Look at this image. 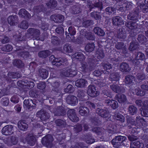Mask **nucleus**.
I'll return each instance as SVG.
<instances>
[{
    "label": "nucleus",
    "mask_w": 148,
    "mask_h": 148,
    "mask_svg": "<svg viewBox=\"0 0 148 148\" xmlns=\"http://www.w3.org/2000/svg\"><path fill=\"white\" fill-rule=\"evenodd\" d=\"M87 91L88 95L90 97H94L98 96L99 94V92L96 90L95 86L90 85L88 86Z\"/></svg>",
    "instance_id": "nucleus-18"
},
{
    "label": "nucleus",
    "mask_w": 148,
    "mask_h": 148,
    "mask_svg": "<svg viewBox=\"0 0 148 148\" xmlns=\"http://www.w3.org/2000/svg\"><path fill=\"white\" fill-rule=\"evenodd\" d=\"M103 0H92L87 1V6L90 11L94 8H97L101 11L103 8L102 1Z\"/></svg>",
    "instance_id": "nucleus-8"
},
{
    "label": "nucleus",
    "mask_w": 148,
    "mask_h": 148,
    "mask_svg": "<svg viewBox=\"0 0 148 148\" xmlns=\"http://www.w3.org/2000/svg\"><path fill=\"white\" fill-rule=\"evenodd\" d=\"M95 48V45L93 42L88 43L85 47L86 51L88 52H91L93 51Z\"/></svg>",
    "instance_id": "nucleus-50"
},
{
    "label": "nucleus",
    "mask_w": 148,
    "mask_h": 148,
    "mask_svg": "<svg viewBox=\"0 0 148 148\" xmlns=\"http://www.w3.org/2000/svg\"><path fill=\"white\" fill-rule=\"evenodd\" d=\"M85 137H84L86 139V142L88 144H91L95 142V140L92 138V137L90 134L88 135H86L85 136Z\"/></svg>",
    "instance_id": "nucleus-62"
},
{
    "label": "nucleus",
    "mask_w": 148,
    "mask_h": 148,
    "mask_svg": "<svg viewBox=\"0 0 148 148\" xmlns=\"http://www.w3.org/2000/svg\"><path fill=\"white\" fill-rule=\"evenodd\" d=\"M138 47V45L134 42H130L129 47V50L131 51H132L136 50Z\"/></svg>",
    "instance_id": "nucleus-63"
},
{
    "label": "nucleus",
    "mask_w": 148,
    "mask_h": 148,
    "mask_svg": "<svg viewBox=\"0 0 148 148\" xmlns=\"http://www.w3.org/2000/svg\"><path fill=\"white\" fill-rule=\"evenodd\" d=\"M53 138L52 136L48 134L42 138L41 142L43 145L51 148L54 147L53 144Z\"/></svg>",
    "instance_id": "nucleus-9"
},
{
    "label": "nucleus",
    "mask_w": 148,
    "mask_h": 148,
    "mask_svg": "<svg viewBox=\"0 0 148 148\" xmlns=\"http://www.w3.org/2000/svg\"><path fill=\"white\" fill-rule=\"evenodd\" d=\"M135 55V58L132 60V65L135 69L142 70L143 69V65L140 64V62L144 59L145 56L144 54L140 52H137Z\"/></svg>",
    "instance_id": "nucleus-5"
},
{
    "label": "nucleus",
    "mask_w": 148,
    "mask_h": 148,
    "mask_svg": "<svg viewBox=\"0 0 148 148\" xmlns=\"http://www.w3.org/2000/svg\"><path fill=\"white\" fill-rule=\"evenodd\" d=\"M116 8H118L119 7H116V8L112 7H108L105 9L106 12L107 14L109 15H112L116 12Z\"/></svg>",
    "instance_id": "nucleus-51"
},
{
    "label": "nucleus",
    "mask_w": 148,
    "mask_h": 148,
    "mask_svg": "<svg viewBox=\"0 0 148 148\" xmlns=\"http://www.w3.org/2000/svg\"><path fill=\"white\" fill-rule=\"evenodd\" d=\"M73 5L71 6L70 10L71 13L73 14H79L81 12V10L78 6V3L75 2Z\"/></svg>",
    "instance_id": "nucleus-31"
},
{
    "label": "nucleus",
    "mask_w": 148,
    "mask_h": 148,
    "mask_svg": "<svg viewBox=\"0 0 148 148\" xmlns=\"http://www.w3.org/2000/svg\"><path fill=\"white\" fill-rule=\"evenodd\" d=\"M113 117L114 119L116 120H125L124 116L119 113L115 114L113 116Z\"/></svg>",
    "instance_id": "nucleus-64"
},
{
    "label": "nucleus",
    "mask_w": 148,
    "mask_h": 148,
    "mask_svg": "<svg viewBox=\"0 0 148 148\" xmlns=\"http://www.w3.org/2000/svg\"><path fill=\"white\" fill-rule=\"evenodd\" d=\"M67 115L70 120H79L77 116L75 110L74 109H70L67 112Z\"/></svg>",
    "instance_id": "nucleus-24"
},
{
    "label": "nucleus",
    "mask_w": 148,
    "mask_h": 148,
    "mask_svg": "<svg viewBox=\"0 0 148 148\" xmlns=\"http://www.w3.org/2000/svg\"><path fill=\"white\" fill-rule=\"evenodd\" d=\"M143 144L139 141L132 142L130 144V147L131 148H143Z\"/></svg>",
    "instance_id": "nucleus-49"
},
{
    "label": "nucleus",
    "mask_w": 148,
    "mask_h": 148,
    "mask_svg": "<svg viewBox=\"0 0 148 148\" xmlns=\"http://www.w3.org/2000/svg\"><path fill=\"white\" fill-rule=\"evenodd\" d=\"M125 25L128 29L129 33L130 34V36H131V34L134 33V30L137 28L138 26L136 22L132 21L127 22L125 23Z\"/></svg>",
    "instance_id": "nucleus-17"
},
{
    "label": "nucleus",
    "mask_w": 148,
    "mask_h": 148,
    "mask_svg": "<svg viewBox=\"0 0 148 148\" xmlns=\"http://www.w3.org/2000/svg\"><path fill=\"white\" fill-rule=\"evenodd\" d=\"M128 109L129 114L132 115H134L136 114L137 111V108L133 105L129 106Z\"/></svg>",
    "instance_id": "nucleus-60"
},
{
    "label": "nucleus",
    "mask_w": 148,
    "mask_h": 148,
    "mask_svg": "<svg viewBox=\"0 0 148 148\" xmlns=\"http://www.w3.org/2000/svg\"><path fill=\"white\" fill-rule=\"evenodd\" d=\"M53 59L52 62L54 65L59 67L64 62V60L61 58H56L54 55H51L50 57V59Z\"/></svg>",
    "instance_id": "nucleus-20"
},
{
    "label": "nucleus",
    "mask_w": 148,
    "mask_h": 148,
    "mask_svg": "<svg viewBox=\"0 0 148 148\" xmlns=\"http://www.w3.org/2000/svg\"><path fill=\"white\" fill-rule=\"evenodd\" d=\"M81 103L82 104L86 107H87L88 109L92 110V109H95V106L93 103L89 101H87L86 100H81L80 101Z\"/></svg>",
    "instance_id": "nucleus-39"
},
{
    "label": "nucleus",
    "mask_w": 148,
    "mask_h": 148,
    "mask_svg": "<svg viewBox=\"0 0 148 148\" xmlns=\"http://www.w3.org/2000/svg\"><path fill=\"white\" fill-rule=\"evenodd\" d=\"M77 96L79 100L80 103L81 100H84V99L85 96V91L83 90H79L77 92Z\"/></svg>",
    "instance_id": "nucleus-56"
},
{
    "label": "nucleus",
    "mask_w": 148,
    "mask_h": 148,
    "mask_svg": "<svg viewBox=\"0 0 148 148\" xmlns=\"http://www.w3.org/2000/svg\"><path fill=\"white\" fill-rule=\"evenodd\" d=\"M64 53H72L73 51L72 47L68 44H66L63 48Z\"/></svg>",
    "instance_id": "nucleus-59"
},
{
    "label": "nucleus",
    "mask_w": 148,
    "mask_h": 148,
    "mask_svg": "<svg viewBox=\"0 0 148 148\" xmlns=\"http://www.w3.org/2000/svg\"><path fill=\"white\" fill-rule=\"evenodd\" d=\"M120 75L119 73L118 72L112 73H110L109 79L113 84L110 86V88L114 92L118 93L121 92V87L116 84H114L115 82H119L120 80Z\"/></svg>",
    "instance_id": "nucleus-4"
},
{
    "label": "nucleus",
    "mask_w": 148,
    "mask_h": 148,
    "mask_svg": "<svg viewBox=\"0 0 148 148\" xmlns=\"http://www.w3.org/2000/svg\"><path fill=\"white\" fill-rule=\"evenodd\" d=\"M19 15L22 18L25 19H29L31 16V14L25 9H21L18 12Z\"/></svg>",
    "instance_id": "nucleus-34"
},
{
    "label": "nucleus",
    "mask_w": 148,
    "mask_h": 148,
    "mask_svg": "<svg viewBox=\"0 0 148 148\" xmlns=\"http://www.w3.org/2000/svg\"><path fill=\"white\" fill-rule=\"evenodd\" d=\"M50 79H55V81L52 83L53 88L51 91V96L54 101L62 103L63 93L61 88H59L60 85V78L57 77L56 74L51 73L50 75Z\"/></svg>",
    "instance_id": "nucleus-1"
},
{
    "label": "nucleus",
    "mask_w": 148,
    "mask_h": 148,
    "mask_svg": "<svg viewBox=\"0 0 148 148\" xmlns=\"http://www.w3.org/2000/svg\"><path fill=\"white\" fill-rule=\"evenodd\" d=\"M126 36V33L125 29H119V32L117 35L118 38L122 39H125Z\"/></svg>",
    "instance_id": "nucleus-46"
},
{
    "label": "nucleus",
    "mask_w": 148,
    "mask_h": 148,
    "mask_svg": "<svg viewBox=\"0 0 148 148\" xmlns=\"http://www.w3.org/2000/svg\"><path fill=\"white\" fill-rule=\"evenodd\" d=\"M50 18L55 23H61L64 21V17L61 14H58L51 15Z\"/></svg>",
    "instance_id": "nucleus-28"
},
{
    "label": "nucleus",
    "mask_w": 148,
    "mask_h": 148,
    "mask_svg": "<svg viewBox=\"0 0 148 148\" xmlns=\"http://www.w3.org/2000/svg\"><path fill=\"white\" fill-rule=\"evenodd\" d=\"M19 27L22 29H27L28 27V22L24 20L23 21L18 25Z\"/></svg>",
    "instance_id": "nucleus-61"
},
{
    "label": "nucleus",
    "mask_w": 148,
    "mask_h": 148,
    "mask_svg": "<svg viewBox=\"0 0 148 148\" xmlns=\"http://www.w3.org/2000/svg\"><path fill=\"white\" fill-rule=\"evenodd\" d=\"M134 77L131 75H128L125 77V83L127 86H130L133 84Z\"/></svg>",
    "instance_id": "nucleus-42"
},
{
    "label": "nucleus",
    "mask_w": 148,
    "mask_h": 148,
    "mask_svg": "<svg viewBox=\"0 0 148 148\" xmlns=\"http://www.w3.org/2000/svg\"><path fill=\"white\" fill-rule=\"evenodd\" d=\"M28 34L30 36L36 38L40 34V32L39 30L36 29L32 28H30L27 30Z\"/></svg>",
    "instance_id": "nucleus-30"
},
{
    "label": "nucleus",
    "mask_w": 148,
    "mask_h": 148,
    "mask_svg": "<svg viewBox=\"0 0 148 148\" xmlns=\"http://www.w3.org/2000/svg\"><path fill=\"white\" fill-rule=\"evenodd\" d=\"M18 18L16 15H11L9 16L7 18L8 23L10 25H14L18 21Z\"/></svg>",
    "instance_id": "nucleus-36"
},
{
    "label": "nucleus",
    "mask_w": 148,
    "mask_h": 148,
    "mask_svg": "<svg viewBox=\"0 0 148 148\" xmlns=\"http://www.w3.org/2000/svg\"><path fill=\"white\" fill-rule=\"evenodd\" d=\"M13 64L14 66L18 68H22L24 66L23 62L20 60H16L14 61Z\"/></svg>",
    "instance_id": "nucleus-53"
},
{
    "label": "nucleus",
    "mask_w": 148,
    "mask_h": 148,
    "mask_svg": "<svg viewBox=\"0 0 148 148\" xmlns=\"http://www.w3.org/2000/svg\"><path fill=\"white\" fill-rule=\"evenodd\" d=\"M46 5L48 8L53 9L57 6V2L56 0H50L49 2L46 3Z\"/></svg>",
    "instance_id": "nucleus-47"
},
{
    "label": "nucleus",
    "mask_w": 148,
    "mask_h": 148,
    "mask_svg": "<svg viewBox=\"0 0 148 148\" xmlns=\"http://www.w3.org/2000/svg\"><path fill=\"white\" fill-rule=\"evenodd\" d=\"M138 40L141 44L144 45L146 44L147 39L144 35L141 34L138 35Z\"/></svg>",
    "instance_id": "nucleus-57"
},
{
    "label": "nucleus",
    "mask_w": 148,
    "mask_h": 148,
    "mask_svg": "<svg viewBox=\"0 0 148 148\" xmlns=\"http://www.w3.org/2000/svg\"><path fill=\"white\" fill-rule=\"evenodd\" d=\"M40 76L43 79H45L48 76V73L47 70L45 69H41L39 70Z\"/></svg>",
    "instance_id": "nucleus-54"
},
{
    "label": "nucleus",
    "mask_w": 148,
    "mask_h": 148,
    "mask_svg": "<svg viewBox=\"0 0 148 148\" xmlns=\"http://www.w3.org/2000/svg\"><path fill=\"white\" fill-rule=\"evenodd\" d=\"M51 55V52L49 50H42L39 51L38 53L39 57L43 59Z\"/></svg>",
    "instance_id": "nucleus-40"
},
{
    "label": "nucleus",
    "mask_w": 148,
    "mask_h": 148,
    "mask_svg": "<svg viewBox=\"0 0 148 148\" xmlns=\"http://www.w3.org/2000/svg\"><path fill=\"white\" fill-rule=\"evenodd\" d=\"M47 9L45 8L43 4L39 5L37 6H35L33 8V11L34 14L38 16L42 12L46 14L47 12Z\"/></svg>",
    "instance_id": "nucleus-13"
},
{
    "label": "nucleus",
    "mask_w": 148,
    "mask_h": 148,
    "mask_svg": "<svg viewBox=\"0 0 148 148\" xmlns=\"http://www.w3.org/2000/svg\"><path fill=\"white\" fill-rule=\"evenodd\" d=\"M26 121H19L18 123V127L21 130H25L28 127V125L25 122Z\"/></svg>",
    "instance_id": "nucleus-52"
},
{
    "label": "nucleus",
    "mask_w": 148,
    "mask_h": 148,
    "mask_svg": "<svg viewBox=\"0 0 148 148\" xmlns=\"http://www.w3.org/2000/svg\"><path fill=\"white\" fill-rule=\"evenodd\" d=\"M13 127L11 125H8L5 126L2 129V133L6 136L12 134L13 133Z\"/></svg>",
    "instance_id": "nucleus-29"
},
{
    "label": "nucleus",
    "mask_w": 148,
    "mask_h": 148,
    "mask_svg": "<svg viewBox=\"0 0 148 148\" xmlns=\"http://www.w3.org/2000/svg\"><path fill=\"white\" fill-rule=\"evenodd\" d=\"M66 100L68 104L73 106L76 105L78 101L77 97L74 95H69Z\"/></svg>",
    "instance_id": "nucleus-25"
},
{
    "label": "nucleus",
    "mask_w": 148,
    "mask_h": 148,
    "mask_svg": "<svg viewBox=\"0 0 148 148\" xmlns=\"http://www.w3.org/2000/svg\"><path fill=\"white\" fill-rule=\"evenodd\" d=\"M66 110L64 107L59 106L57 107L55 111V115L58 116H64L66 114Z\"/></svg>",
    "instance_id": "nucleus-27"
},
{
    "label": "nucleus",
    "mask_w": 148,
    "mask_h": 148,
    "mask_svg": "<svg viewBox=\"0 0 148 148\" xmlns=\"http://www.w3.org/2000/svg\"><path fill=\"white\" fill-rule=\"evenodd\" d=\"M91 16L95 19L98 20L101 19V12L94 11L90 13Z\"/></svg>",
    "instance_id": "nucleus-48"
},
{
    "label": "nucleus",
    "mask_w": 148,
    "mask_h": 148,
    "mask_svg": "<svg viewBox=\"0 0 148 148\" xmlns=\"http://www.w3.org/2000/svg\"><path fill=\"white\" fill-rule=\"evenodd\" d=\"M38 117H39L41 120H47L49 119L50 116L49 114L46 110L41 109L36 113Z\"/></svg>",
    "instance_id": "nucleus-16"
},
{
    "label": "nucleus",
    "mask_w": 148,
    "mask_h": 148,
    "mask_svg": "<svg viewBox=\"0 0 148 148\" xmlns=\"http://www.w3.org/2000/svg\"><path fill=\"white\" fill-rule=\"evenodd\" d=\"M7 75L8 76L5 75H3V77L4 79V80L6 81L7 84H9L10 85H12L13 87L16 86V85L15 84L13 83L14 81L11 78H18L21 77V74L18 72H9Z\"/></svg>",
    "instance_id": "nucleus-6"
},
{
    "label": "nucleus",
    "mask_w": 148,
    "mask_h": 148,
    "mask_svg": "<svg viewBox=\"0 0 148 148\" xmlns=\"http://www.w3.org/2000/svg\"><path fill=\"white\" fill-rule=\"evenodd\" d=\"M25 137L26 140L28 144L31 146H33L36 143V139L33 134L30 133H26L23 134Z\"/></svg>",
    "instance_id": "nucleus-10"
},
{
    "label": "nucleus",
    "mask_w": 148,
    "mask_h": 148,
    "mask_svg": "<svg viewBox=\"0 0 148 148\" xmlns=\"http://www.w3.org/2000/svg\"><path fill=\"white\" fill-rule=\"evenodd\" d=\"M112 23L114 25L119 26L123 24V21L121 18L119 16L114 17L112 19Z\"/></svg>",
    "instance_id": "nucleus-38"
},
{
    "label": "nucleus",
    "mask_w": 148,
    "mask_h": 148,
    "mask_svg": "<svg viewBox=\"0 0 148 148\" xmlns=\"http://www.w3.org/2000/svg\"><path fill=\"white\" fill-rule=\"evenodd\" d=\"M93 31L95 34H97L99 36H103L105 35V32L104 30L99 27H95Z\"/></svg>",
    "instance_id": "nucleus-45"
},
{
    "label": "nucleus",
    "mask_w": 148,
    "mask_h": 148,
    "mask_svg": "<svg viewBox=\"0 0 148 148\" xmlns=\"http://www.w3.org/2000/svg\"><path fill=\"white\" fill-rule=\"evenodd\" d=\"M81 35L84 36L87 40H95V36L90 32H88L85 29H82L80 32Z\"/></svg>",
    "instance_id": "nucleus-23"
},
{
    "label": "nucleus",
    "mask_w": 148,
    "mask_h": 148,
    "mask_svg": "<svg viewBox=\"0 0 148 148\" xmlns=\"http://www.w3.org/2000/svg\"><path fill=\"white\" fill-rule=\"evenodd\" d=\"M121 71L124 73H127L129 72L131 68L128 64L126 62H122L120 66Z\"/></svg>",
    "instance_id": "nucleus-35"
},
{
    "label": "nucleus",
    "mask_w": 148,
    "mask_h": 148,
    "mask_svg": "<svg viewBox=\"0 0 148 148\" xmlns=\"http://www.w3.org/2000/svg\"><path fill=\"white\" fill-rule=\"evenodd\" d=\"M95 56L97 57V59H96L95 57L90 58L98 61V66H98L101 64H99V61H100L101 59H103L105 56V55L103 50L101 49H98L96 52Z\"/></svg>",
    "instance_id": "nucleus-22"
},
{
    "label": "nucleus",
    "mask_w": 148,
    "mask_h": 148,
    "mask_svg": "<svg viewBox=\"0 0 148 148\" xmlns=\"http://www.w3.org/2000/svg\"><path fill=\"white\" fill-rule=\"evenodd\" d=\"M78 71L76 67L71 66L70 68L66 70L65 73V75L67 77H73L77 74Z\"/></svg>",
    "instance_id": "nucleus-21"
},
{
    "label": "nucleus",
    "mask_w": 148,
    "mask_h": 148,
    "mask_svg": "<svg viewBox=\"0 0 148 148\" xmlns=\"http://www.w3.org/2000/svg\"><path fill=\"white\" fill-rule=\"evenodd\" d=\"M30 96L33 98H35L38 99L39 100H44L42 97L43 94L39 92L38 91L36 90H30L29 92Z\"/></svg>",
    "instance_id": "nucleus-26"
},
{
    "label": "nucleus",
    "mask_w": 148,
    "mask_h": 148,
    "mask_svg": "<svg viewBox=\"0 0 148 148\" xmlns=\"http://www.w3.org/2000/svg\"><path fill=\"white\" fill-rule=\"evenodd\" d=\"M115 99L120 103H124L127 100L126 96L123 94H120L116 95L115 97Z\"/></svg>",
    "instance_id": "nucleus-44"
},
{
    "label": "nucleus",
    "mask_w": 148,
    "mask_h": 148,
    "mask_svg": "<svg viewBox=\"0 0 148 148\" xmlns=\"http://www.w3.org/2000/svg\"><path fill=\"white\" fill-rule=\"evenodd\" d=\"M133 6V4L132 2L126 1L123 3V5H119V8H116L117 10L121 12L125 11L131 9Z\"/></svg>",
    "instance_id": "nucleus-14"
},
{
    "label": "nucleus",
    "mask_w": 148,
    "mask_h": 148,
    "mask_svg": "<svg viewBox=\"0 0 148 148\" xmlns=\"http://www.w3.org/2000/svg\"><path fill=\"white\" fill-rule=\"evenodd\" d=\"M88 63L84 62L81 63V66L79 68V70L82 73H89L95 69L96 66H98V61L90 58H88Z\"/></svg>",
    "instance_id": "nucleus-3"
},
{
    "label": "nucleus",
    "mask_w": 148,
    "mask_h": 148,
    "mask_svg": "<svg viewBox=\"0 0 148 148\" xmlns=\"http://www.w3.org/2000/svg\"><path fill=\"white\" fill-rule=\"evenodd\" d=\"M18 141V138L13 136H11L9 139H7L4 140V143L9 146L16 145L17 144Z\"/></svg>",
    "instance_id": "nucleus-15"
},
{
    "label": "nucleus",
    "mask_w": 148,
    "mask_h": 148,
    "mask_svg": "<svg viewBox=\"0 0 148 148\" xmlns=\"http://www.w3.org/2000/svg\"><path fill=\"white\" fill-rule=\"evenodd\" d=\"M80 106L79 108V114L82 116H84L86 115L89 112V110L88 109L87 107H86L83 104L80 103Z\"/></svg>",
    "instance_id": "nucleus-37"
},
{
    "label": "nucleus",
    "mask_w": 148,
    "mask_h": 148,
    "mask_svg": "<svg viewBox=\"0 0 148 148\" xmlns=\"http://www.w3.org/2000/svg\"><path fill=\"white\" fill-rule=\"evenodd\" d=\"M51 42L54 46L60 45V41L59 38L56 36H53L51 37Z\"/></svg>",
    "instance_id": "nucleus-55"
},
{
    "label": "nucleus",
    "mask_w": 148,
    "mask_h": 148,
    "mask_svg": "<svg viewBox=\"0 0 148 148\" xmlns=\"http://www.w3.org/2000/svg\"><path fill=\"white\" fill-rule=\"evenodd\" d=\"M96 112L102 117L106 118L108 117L109 116V113L106 110L103 109H100L99 108H97Z\"/></svg>",
    "instance_id": "nucleus-41"
},
{
    "label": "nucleus",
    "mask_w": 148,
    "mask_h": 148,
    "mask_svg": "<svg viewBox=\"0 0 148 148\" xmlns=\"http://www.w3.org/2000/svg\"><path fill=\"white\" fill-rule=\"evenodd\" d=\"M148 12V6L144 3L140 4L131 13H130L127 16V18L131 20L139 21L141 16L139 14L140 12L145 13Z\"/></svg>",
    "instance_id": "nucleus-2"
},
{
    "label": "nucleus",
    "mask_w": 148,
    "mask_h": 148,
    "mask_svg": "<svg viewBox=\"0 0 148 148\" xmlns=\"http://www.w3.org/2000/svg\"><path fill=\"white\" fill-rule=\"evenodd\" d=\"M135 121H121L122 123V125L123 126H127L130 129L132 127L131 125H133L136 124Z\"/></svg>",
    "instance_id": "nucleus-58"
},
{
    "label": "nucleus",
    "mask_w": 148,
    "mask_h": 148,
    "mask_svg": "<svg viewBox=\"0 0 148 148\" xmlns=\"http://www.w3.org/2000/svg\"><path fill=\"white\" fill-rule=\"evenodd\" d=\"M125 139V138L121 136H116L111 141V143L114 147L118 148L122 144V141Z\"/></svg>",
    "instance_id": "nucleus-12"
},
{
    "label": "nucleus",
    "mask_w": 148,
    "mask_h": 148,
    "mask_svg": "<svg viewBox=\"0 0 148 148\" xmlns=\"http://www.w3.org/2000/svg\"><path fill=\"white\" fill-rule=\"evenodd\" d=\"M36 100L35 99L32 100L29 99L27 100H25L23 101V106L24 107H26L28 110L31 109L35 108L36 106Z\"/></svg>",
    "instance_id": "nucleus-11"
},
{
    "label": "nucleus",
    "mask_w": 148,
    "mask_h": 148,
    "mask_svg": "<svg viewBox=\"0 0 148 148\" xmlns=\"http://www.w3.org/2000/svg\"><path fill=\"white\" fill-rule=\"evenodd\" d=\"M87 83V81L84 79H80L77 80L75 82V85L77 87H84L86 84Z\"/></svg>",
    "instance_id": "nucleus-43"
},
{
    "label": "nucleus",
    "mask_w": 148,
    "mask_h": 148,
    "mask_svg": "<svg viewBox=\"0 0 148 148\" xmlns=\"http://www.w3.org/2000/svg\"><path fill=\"white\" fill-rule=\"evenodd\" d=\"M72 59L74 60V59H77L80 61H83L85 59V56L81 52H78L75 53L72 56Z\"/></svg>",
    "instance_id": "nucleus-33"
},
{
    "label": "nucleus",
    "mask_w": 148,
    "mask_h": 148,
    "mask_svg": "<svg viewBox=\"0 0 148 148\" xmlns=\"http://www.w3.org/2000/svg\"><path fill=\"white\" fill-rule=\"evenodd\" d=\"M4 84L2 83L0 85V90L5 95L9 94L10 92V89L12 87V85L9 84Z\"/></svg>",
    "instance_id": "nucleus-19"
},
{
    "label": "nucleus",
    "mask_w": 148,
    "mask_h": 148,
    "mask_svg": "<svg viewBox=\"0 0 148 148\" xmlns=\"http://www.w3.org/2000/svg\"><path fill=\"white\" fill-rule=\"evenodd\" d=\"M105 102L108 106H110L112 109L114 110L117 109L118 107V104L117 101L114 100L106 99Z\"/></svg>",
    "instance_id": "nucleus-32"
},
{
    "label": "nucleus",
    "mask_w": 148,
    "mask_h": 148,
    "mask_svg": "<svg viewBox=\"0 0 148 148\" xmlns=\"http://www.w3.org/2000/svg\"><path fill=\"white\" fill-rule=\"evenodd\" d=\"M100 66L102 67L105 70L100 71L99 69L95 70L93 73L94 75L97 77H99L102 74L104 75L106 72H108L109 74L110 72V69L112 68L111 64L106 62H102Z\"/></svg>",
    "instance_id": "nucleus-7"
}]
</instances>
